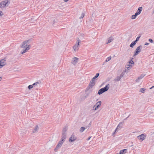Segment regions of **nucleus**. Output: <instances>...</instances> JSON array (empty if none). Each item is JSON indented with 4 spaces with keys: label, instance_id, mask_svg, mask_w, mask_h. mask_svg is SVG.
<instances>
[{
    "label": "nucleus",
    "instance_id": "obj_1",
    "mask_svg": "<svg viewBox=\"0 0 154 154\" xmlns=\"http://www.w3.org/2000/svg\"><path fill=\"white\" fill-rule=\"evenodd\" d=\"M30 41V40L29 39L24 41L22 43L20 46L21 48L23 49L21 51V54L26 53L30 49L31 45L29 43Z\"/></svg>",
    "mask_w": 154,
    "mask_h": 154
},
{
    "label": "nucleus",
    "instance_id": "obj_2",
    "mask_svg": "<svg viewBox=\"0 0 154 154\" xmlns=\"http://www.w3.org/2000/svg\"><path fill=\"white\" fill-rule=\"evenodd\" d=\"M109 85V84H108V85H106L104 88L100 89L98 91V94L100 95L107 91L109 88L108 87V85Z\"/></svg>",
    "mask_w": 154,
    "mask_h": 154
},
{
    "label": "nucleus",
    "instance_id": "obj_3",
    "mask_svg": "<svg viewBox=\"0 0 154 154\" xmlns=\"http://www.w3.org/2000/svg\"><path fill=\"white\" fill-rule=\"evenodd\" d=\"M80 40H78L77 42L73 47V48L75 51H77L79 49V45L80 43Z\"/></svg>",
    "mask_w": 154,
    "mask_h": 154
},
{
    "label": "nucleus",
    "instance_id": "obj_4",
    "mask_svg": "<svg viewBox=\"0 0 154 154\" xmlns=\"http://www.w3.org/2000/svg\"><path fill=\"white\" fill-rule=\"evenodd\" d=\"M134 64V62L132 60H131L126 65V68L128 69H130L132 66V65Z\"/></svg>",
    "mask_w": 154,
    "mask_h": 154
},
{
    "label": "nucleus",
    "instance_id": "obj_5",
    "mask_svg": "<svg viewBox=\"0 0 154 154\" xmlns=\"http://www.w3.org/2000/svg\"><path fill=\"white\" fill-rule=\"evenodd\" d=\"M146 135L144 134H142L137 137V138L138 139L141 141H143L145 139Z\"/></svg>",
    "mask_w": 154,
    "mask_h": 154
},
{
    "label": "nucleus",
    "instance_id": "obj_6",
    "mask_svg": "<svg viewBox=\"0 0 154 154\" xmlns=\"http://www.w3.org/2000/svg\"><path fill=\"white\" fill-rule=\"evenodd\" d=\"M101 102L100 101L98 102L95 106L93 107V109L94 110H96L97 108L99 106H100L101 105Z\"/></svg>",
    "mask_w": 154,
    "mask_h": 154
},
{
    "label": "nucleus",
    "instance_id": "obj_7",
    "mask_svg": "<svg viewBox=\"0 0 154 154\" xmlns=\"http://www.w3.org/2000/svg\"><path fill=\"white\" fill-rule=\"evenodd\" d=\"M8 2V1H2L0 3V7L2 8L5 7Z\"/></svg>",
    "mask_w": 154,
    "mask_h": 154
},
{
    "label": "nucleus",
    "instance_id": "obj_8",
    "mask_svg": "<svg viewBox=\"0 0 154 154\" xmlns=\"http://www.w3.org/2000/svg\"><path fill=\"white\" fill-rule=\"evenodd\" d=\"M6 60L3 59L0 60V65L1 67L4 66L6 64Z\"/></svg>",
    "mask_w": 154,
    "mask_h": 154
},
{
    "label": "nucleus",
    "instance_id": "obj_9",
    "mask_svg": "<svg viewBox=\"0 0 154 154\" xmlns=\"http://www.w3.org/2000/svg\"><path fill=\"white\" fill-rule=\"evenodd\" d=\"M140 51V46H139L137 47L136 49V51L134 53V55L135 56L137 55L138 53Z\"/></svg>",
    "mask_w": 154,
    "mask_h": 154
},
{
    "label": "nucleus",
    "instance_id": "obj_10",
    "mask_svg": "<svg viewBox=\"0 0 154 154\" xmlns=\"http://www.w3.org/2000/svg\"><path fill=\"white\" fill-rule=\"evenodd\" d=\"M95 85V82L91 81L89 84L88 88L89 89H91Z\"/></svg>",
    "mask_w": 154,
    "mask_h": 154
},
{
    "label": "nucleus",
    "instance_id": "obj_11",
    "mask_svg": "<svg viewBox=\"0 0 154 154\" xmlns=\"http://www.w3.org/2000/svg\"><path fill=\"white\" fill-rule=\"evenodd\" d=\"M76 139V138L73 135H72L69 139V142H72L74 141Z\"/></svg>",
    "mask_w": 154,
    "mask_h": 154
},
{
    "label": "nucleus",
    "instance_id": "obj_12",
    "mask_svg": "<svg viewBox=\"0 0 154 154\" xmlns=\"http://www.w3.org/2000/svg\"><path fill=\"white\" fill-rule=\"evenodd\" d=\"M64 141V139H62V140L59 142L58 143V144L56 147V148H58L60 146H61Z\"/></svg>",
    "mask_w": 154,
    "mask_h": 154
},
{
    "label": "nucleus",
    "instance_id": "obj_13",
    "mask_svg": "<svg viewBox=\"0 0 154 154\" xmlns=\"http://www.w3.org/2000/svg\"><path fill=\"white\" fill-rule=\"evenodd\" d=\"M142 10V7H139L137 11V12L136 13V14H137V15L140 14L141 13V11Z\"/></svg>",
    "mask_w": 154,
    "mask_h": 154
},
{
    "label": "nucleus",
    "instance_id": "obj_14",
    "mask_svg": "<svg viewBox=\"0 0 154 154\" xmlns=\"http://www.w3.org/2000/svg\"><path fill=\"white\" fill-rule=\"evenodd\" d=\"M73 60L72 62V63L74 65H75L78 59L77 57H75L73 58Z\"/></svg>",
    "mask_w": 154,
    "mask_h": 154
},
{
    "label": "nucleus",
    "instance_id": "obj_15",
    "mask_svg": "<svg viewBox=\"0 0 154 154\" xmlns=\"http://www.w3.org/2000/svg\"><path fill=\"white\" fill-rule=\"evenodd\" d=\"M122 122H121L119 123L118 126H117V127L116 128V129L115 130V132H116L117 130L118 129H119V128H122Z\"/></svg>",
    "mask_w": 154,
    "mask_h": 154
},
{
    "label": "nucleus",
    "instance_id": "obj_16",
    "mask_svg": "<svg viewBox=\"0 0 154 154\" xmlns=\"http://www.w3.org/2000/svg\"><path fill=\"white\" fill-rule=\"evenodd\" d=\"M127 150L126 149L121 150L120 151L119 154H125V153L126 152Z\"/></svg>",
    "mask_w": 154,
    "mask_h": 154
},
{
    "label": "nucleus",
    "instance_id": "obj_17",
    "mask_svg": "<svg viewBox=\"0 0 154 154\" xmlns=\"http://www.w3.org/2000/svg\"><path fill=\"white\" fill-rule=\"evenodd\" d=\"M113 40V38L112 37H110L107 39V42H106L107 44L111 42Z\"/></svg>",
    "mask_w": 154,
    "mask_h": 154
},
{
    "label": "nucleus",
    "instance_id": "obj_18",
    "mask_svg": "<svg viewBox=\"0 0 154 154\" xmlns=\"http://www.w3.org/2000/svg\"><path fill=\"white\" fill-rule=\"evenodd\" d=\"M145 74H142L141 75L138 77V79H137V81H138L139 79H140L143 78L145 76Z\"/></svg>",
    "mask_w": 154,
    "mask_h": 154
},
{
    "label": "nucleus",
    "instance_id": "obj_19",
    "mask_svg": "<svg viewBox=\"0 0 154 154\" xmlns=\"http://www.w3.org/2000/svg\"><path fill=\"white\" fill-rule=\"evenodd\" d=\"M136 43L135 42H133L130 45V47L131 48H133L134 46L135 45V44Z\"/></svg>",
    "mask_w": 154,
    "mask_h": 154
},
{
    "label": "nucleus",
    "instance_id": "obj_20",
    "mask_svg": "<svg viewBox=\"0 0 154 154\" xmlns=\"http://www.w3.org/2000/svg\"><path fill=\"white\" fill-rule=\"evenodd\" d=\"M137 16V14H136L135 13L134 15H132L131 17V18L132 19H135L136 18V17Z\"/></svg>",
    "mask_w": 154,
    "mask_h": 154
},
{
    "label": "nucleus",
    "instance_id": "obj_21",
    "mask_svg": "<svg viewBox=\"0 0 154 154\" xmlns=\"http://www.w3.org/2000/svg\"><path fill=\"white\" fill-rule=\"evenodd\" d=\"M111 59V56H109L106 59L105 61L106 62H107L109 61Z\"/></svg>",
    "mask_w": 154,
    "mask_h": 154
},
{
    "label": "nucleus",
    "instance_id": "obj_22",
    "mask_svg": "<svg viewBox=\"0 0 154 154\" xmlns=\"http://www.w3.org/2000/svg\"><path fill=\"white\" fill-rule=\"evenodd\" d=\"M38 126H36L35 129H34V130L33 131V132L34 133L35 132L38 130Z\"/></svg>",
    "mask_w": 154,
    "mask_h": 154
},
{
    "label": "nucleus",
    "instance_id": "obj_23",
    "mask_svg": "<svg viewBox=\"0 0 154 154\" xmlns=\"http://www.w3.org/2000/svg\"><path fill=\"white\" fill-rule=\"evenodd\" d=\"M85 128L84 127H82L80 129V132H83L85 130Z\"/></svg>",
    "mask_w": 154,
    "mask_h": 154
},
{
    "label": "nucleus",
    "instance_id": "obj_24",
    "mask_svg": "<svg viewBox=\"0 0 154 154\" xmlns=\"http://www.w3.org/2000/svg\"><path fill=\"white\" fill-rule=\"evenodd\" d=\"M120 79L121 78L120 77H118L117 78L114 79V81L116 82L119 81L120 80Z\"/></svg>",
    "mask_w": 154,
    "mask_h": 154
},
{
    "label": "nucleus",
    "instance_id": "obj_25",
    "mask_svg": "<svg viewBox=\"0 0 154 154\" xmlns=\"http://www.w3.org/2000/svg\"><path fill=\"white\" fill-rule=\"evenodd\" d=\"M145 89L144 88H142L140 89V91L141 92L144 93L145 91Z\"/></svg>",
    "mask_w": 154,
    "mask_h": 154
},
{
    "label": "nucleus",
    "instance_id": "obj_26",
    "mask_svg": "<svg viewBox=\"0 0 154 154\" xmlns=\"http://www.w3.org/2000/svg\"><path fill=\"white\" fill-rule=\"evenodd\" d=\"M33 88V86L32 85H29L28 86V88L29 89H31Z\"/></svg>",
    "mask_w": 154,
    "mask_h": 154
},
{
    "label": "nucleus",
    "instance_id": "obj_27",
    "mask_svg": "<svg viewBox=\"0 0 154 154\" xmlns=\"http://www.w3.org/2000/svg\"><path fill=\"white\" fill-rule=\"evenodd\" d=\"M140 37V36L137 37L136 39V40L135 41V42L137 43V42L139 40V39Z\"/></svg>",
    "mask_w": 154,
    "mask_h": 154
},
{
    "label": "nucleus",
    "instance_id": "obj_28",
    "mask_svg": "<svg viewBox=\"0 0 154 154\" xmlns=\"http://www.w3.org/2000/svg\"><path fill=\"white\" fill-rule=\"evenodd\" d=\"M99 73H97V74H96V75L94 77L95 78H96L99 76Z\"/></svg>",
    "mask_w": 154,
    "mask_h": 154
},
{
    "label": "nucleus",
    "instance_id": "obj_29",
    "mask_svg": "<svg viewBox=\"0 0 154 154\" xmlns=\"http://www.w3.org/2000/svg\"><path fill=\"white\" fill-rule=\"evenodd\" d=\"M38 83H39L38 82H36V83L33 84L32 85V86H35V85H37V84H38Z\"/></svg>",
    "mask_w": 154,
    "mask_h": 154
},
{
    "label": "nucleus",
    "instance_id": "obj_30",
    "mask_svg": "<svg viewBox=\"0 0 154 154\" xmlns=\"http://www.w3.org/2000/svg\"><path fill=\"white\" fill-rule=\"evenodd\" d=\"M84 16H85V14L84 13H82V14L81 17L82 18L84 17Z\"/></svg>",
    "mask_w": 154,
    "mask_h": 154
},
{
    "label": "nucleus",
    "instance_id": "obj_31",
    "mask_svg": "<svg viewBox=\"0 0 154 154\" xmlns=\"http://www.w3.org/2000/svg\"><path fill=\"white\" fill-rule=\"evenodd\" d=\"M95 79L96 78H95L93 77V78L92 79V80L91 81H93V82H95Z\"/></svg>",
    "mask_w": 154,
    "mask_h": 154
},
{
    "label": "nucleus",
    "instance_id": "obj_32",
    "mask_svg": "<svg viewBox=\"0 0 154 154\" xmlns=\"http://www.w3.org/2000/svg\"><path fill=\"white\" fill-rule=\"evenodd\" d=\"M149 41L151 43H152L153 42L151 38L149 39Z\"/></svg>",
    "mask_w": 154,
    "mask_h": 154
},
{
    "label": "nucleus",
    "instance_id": "obj_33",
    "mask_svg": "<svg viewBox=\"0 0 154 154\" xmlns=\"http://www.w3.org/2000/svg\"><path fill=\"white\" fill-rule=\"evenodd\" d=\"M3 15V13L2 11H0V16H2Z\"/></svg>",
    "mask_w": 154,
    "mask_h": 154
},
{
    "label": "nucleus",
    "instance_id": "obj_34",
    "mask_svg": "<svg viewBox=\"0 0 154 154\" xmlns=\"http://www.w3.org/2000/svg\"><path fill=\"white\" fill-rule=\"evenodd\" d=\"M69 0H63L65 2H67Z\"/></svg>",
    "mask_w": 154,
    "mask_h": 154
},
{
    "label": "nucleus",
    "instance_id": "obj_35",
    "mask_svg": "<svg viewBox=\"0 0 154 154\" xmlns=\"http://www.w3.org/2000/svg\"><path fill=\"white\" fill-rule=\"evenodd\" d=\"M149 43H146L145 44V45H148Z\"/></svg>",
    "mask_w": 154,
    "mask_h": 154
},
{
    "label": "nucleus",
    "instance_id": "obj_36",
    "mask_svg": "<svg viewBox=\"0 0 154 154\" xmlns=\"http://www.w3.org/2000/svg\"><path fill=\"white\" fill-rule=\"evenodd\" d=\"M154 87V86H152V87L151 88H150V89H151L152 88H153V87Z\"/></svg>",
    "mask_w": 154,
    "mask_h": 154
},
{
    "label": "nucleus",
    "instance_id": "obj_37",
    "mask_svg": "<svg viewBox=\"0 0 154 154\" xmlns=\"http://www.w3.org/2000/svg\"><path fill=\"white\" fill-rule=\"evenodd\" d=\"M2 78L1 77H0V81L2 79Z\"/></svg>",
    "mask_w": 154,
    "mask_h": 154
},
{
    "label": "nucleus",
    "instance_id": "obj_38",
    "mask_svg": "<svg viewBox=\"0 0 154 154\" xmlns=\"http://www.w3.org/2000/svg\"><path fill=\"white\" fill-rule=\"evenodd\" d=\"M90 138H91V137H90L89 138H88V140H89L90 139Z\"/></svg>",
    "mask_w": 154,
    "mask_h": 154
},
{
    "label": "nucleus",
    "instance_id": "obj_39",
    "mask_svg": "<svg viewBox=\"0 0 154 154\" xmlns=\"http://www.w3.org/2000/svg\"><path fill=\"white\" fill-rule=\"evenodd\" d=\"M65 138H66V137H64V138H63V139H65Z\"/></svg>",
    "mask_w": 154,
    "mask_h": 154
}]
</instances>
